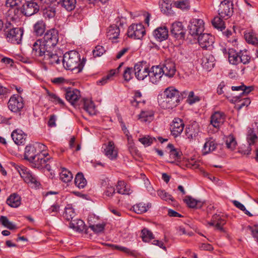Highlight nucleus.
Listing matches in <instances>:
<instances>
[{
	"instance_id": "nucleus-1",
	"label": "nucleus",
	"mask_w": 258,
	"mask_h": 258,
	"mask_svg": "<svg viewBox=\"0 0 258 258\" xmlns=\"http://www.w3.org/2000/svg\"><path fill=\"white\" fill-rule=\"evenodd\" d=\"M62 63L66 69L76 71L77 73L81 72L84 66V62L81 61L79 53L74 50L67 52L63 55Z\"/></svg>"
},
{
	"instance_id": "nucleus-2",
	"label": "nucleus",
	"mask_w": 258,
	"mask_h": 258,
	"mask_svg": "<svg viewBox=\"0 0 258 258\" xmlns=\"http://www.w3.org/2000/svg\"><path fill=\"white\" fill-rule=\"evenodd\" d=\"M11 165L19 173L21 177L26 182L30 183L35 187L39 185L40 183L37 181L36 176L32 174L27 168L14 162H11Z\"/></svg>"
},
{
	"instance_id": "nucleus-3",
	"label": "nucleus",
	"mask_w": 258,
	"mask_h": 258,
	"mask_svg": "<svg viewBox=\"0 0 258 258\" xmlns=\"http://www.w3.org/2000/svg\"><path fill=\"white\" fill-rule=\"evenodd\" d=\"M46 149L47 147L40 143H35L33 145H28L25 148V159L30 162H32L39 153L46 151Z\"/></svg>"
},
{
	"instance_id": "nucleus-4",
	"label": "nucleus",
	"mask_w": 258,
	"mask_h": 258,
	"mask_svg": "<svg viewBox=\"0 0 258 258\" xmlns=\"http://www.w3.org/2000/svg\"><path fill=\"white\" fill-rule=\"evenodd\" d=\"M189 33L194 37H197L204 31L205 23L202 19H192L188 26Z\"/></svg>"
},
{
	"instance_id": "nucleus-5",
	"label": "nucleus",
	"mask_w": 258,
	"mask_h": 258,
	"mask_svg": "<svg viewBox=\"0 0 258 258\" xmlns=\"http://www.w3.org/2000/svg\"><path fill=\"white\" fill-rule=\"evenodd\" d=\"M49 159V155L45 151L39 153L31 163L35 168H45L47 170L50 171L51 170L50 166L48 163Z\"/></svg>"
},
{
	"instance_id": "nucleus-6",
	"label": "nucleus",
	"mask_w": 258,
	"mask_h": 258,
	"mask_svg": "<svg viewBox=\"0 0 258 258\" xmlns=\"http://www.w3.org/2000/svg\"><path fill=\"white\" fill-rule=\"evenodd\" d=\"M48 48L53 49L58 41V31L52 29L46 32L42 39H41Z\"/></svg>"
},
{
	"instance_id": "nucleus-7",
	"label": "nucleus",
	"mask_w": 258,
	"mask_h": 258,
	"mask_svg": "<svg viewBox=\"0 0 258 258\" xmlns=\"http://www.w3.org/2000/svg\"><path fill=\"white\" fill-rule=\"evenodd\" d=\"M7 41L13 44H20L23 35V31L20 28H12L6 31L4 34Z\"/></svg>"
},
{
	"instance_id": "nucleus-8",
	"label": "nucleus",
	"mask_w": 258,
	"mask_h": 258,
	"mask_svg": "<svg viewBox=\"0 0 258 258\" xmlns=\"http://www.w3.org/2000/svg\"><path fill=\"white\" fill-rule=\"evenodd\" d=\"M146 34V30L144 26L142 24H134L131 25L128 28V37L135 39H141Z\"/></svg>"
},
{
	"instance_id": "nucleus-9",
	"label": "nucleus",
	"mask_w": 258,
	"mask_h": 258,
	"mask_svg": "<svg viewBox=\"0 0 258 258\" xmlns=\"http://www.w3.org/2000/svg\"><path fill=\"white\" fill-rule=\"evenodd\" d=\"M50 50L44 43L41 39L36 41L32 46V54L36 57H40L43 59L47 53L46 51Z\"/></svg>"
},
{
	"instance_id": "nucleus-10",
	"label": "nucleus",
	"mask_w": 258,
	"mask_h": 258,
	"mask_svg": "<svg viewBox=\"0 0 258 258\" xmlns=\"http://www.w3.org/2000/svg\"><path fill=\"white\" fill-rule=\"evenodd\" d=\"M232 4L230 0H224L219 6L218 14L223 19H227L232 14Z\"/></svg>"
},
{
	"instance_id": "nucleus-11",
	"label": "nucleus",
	"mask_w": 258,
	"mask_h": 258,
	"mask_svg": "<svg viewBox=\"0 0 258 258\" xmlns=\"http://www.w3.org/2000/svg\"><path fill=\"white\" fill-rule=\"evenodd\" d=\"M198 37V42L202 48L205 49H211L213 47L214 37L209 33H202Z\"/></svg>"
},
{
	"instance_id": "nucleus-12",
	"label": "nucleus",
	"mask_w": 258,
	"mask_h": 258,
	"mask_svg": "<svg viewBox=\"0 0 258 258\" xmlns=\"http://www.w3.org/2000/svg\"><path fill=\"white\" fill-rule=\"evenodd\" d=\"M134 71L135 76L138 80L143 81L148 77L149 69L143 62L135 64Z\"/></svg>"
},
{
	"instance_id": "nucleus-13",
	"label": "nucleus",
	"mask_w": 258,
	"mask_h": 258,
	"mask_svg": "<svg viewBox=\"0 0 258 258\" xmlns=\"http://www.w3.org/2000/svg\"><path fill=\"white\" fill-rule=\"evenodd\" d=\"M39 10V6L37 2L34 1H25L23 4L21 12L26 16H31Z\"/></svg>"
},
{
	"instance_id": "nucleus-14",
	"label": "nucleus",
	"mask_w": 258,
	"mask_h": 258,
	"mask_svg": "<svg viewBox=\"0 0 258 258\" xmlns=\"http://www.w3.org/2000/svg\"><path fill=\"white\" fill-rule=\"evenodd\" d=\"M160 68L162 70L163 74L165 76L172 78L174 77L176 72L175 63L171 60H166L163 64H160Z\"/></svg>"
},
{
	"instance_id": "nucleus-15",
	"label": "nucleus",
	"mask_w": 258,
	"mask_h": 258,
	"mask_svg": "<svg viewBox=\"0 0 258 258\" xmlns=\"http://www.w3.org/2000/svg\"><path fill=\"white\" fill-rule=\"evenodd\" d=\"M162 71L159 65L152 67L149 71L150 82L153 84H158L163 76Z\"/></svg>"
},
{
	"instance_id": "nucleus-16",
	"label": "nucleus",
	"mask_w": 258,
	"mask_h": 258,
	"mask_svg": "<svg viewBox=\"0 0 258 258\" xmlns=\"http://www.w3.org/2000/svg\"><path fill=\"white\" fill-rule=\"evenodd\" d=\"M24 107L23 98L18 95L12 96L8 102L9 108L14 112L20 111Z\"/></svg>"
},
{
	"instance_id": "nucleus-17",
	"label": "nucleus",
	"mask_w": 258,
	"mask_h": 258,
	"mask_svg": "<svg viewBox=\"0 0 258 258\" xmlns=\"http://www.w3.org/2000/svg\"><path fill=\"white\" fill-rule=\"evenodd\" d=\"M184 123L183 120L179 118H175L170 124L171 134L174 138L179 136L183 132Z\"/></svg>"
},
{
	"instance_id": "nucleus-18",
	"label": "nucleus",
	"mask_w": 258,
	"mask_h": 258,
	"mask_svg": "<svg viewBox=\"0 0 258 258\" xmlns=\"http://www.w3.org/2000/svg\"><path fill=\"white\" fill-rule=\"evenodd\" d=\"M158 102L160 106L163 109H172L178 104L176 101L161 94L158 97Z\"/></svg>"
},
{
	"instance_id": "nucleus-19",
	"label": "nucleus",
	"mask_w": 258,
	"mask_h": 258,
	"mask_svg": "<svg viewBox=\"0 0 258 258\" xmlns=\"http://www.w3.org/2000/svg\"><path fill=\"white\" fill-rule=\"evenodd\" d=\"M257 136L254 133L252 129H249L248 131L247 141L248 143V146L246 149H243L242 147L240 148L239 152L244 155H249L251 151L250 146L253 145L257 141Z\"/></svg>"
},
{
	"instance_id": "nucleus-20",
	"label": "nucleus",
	"mask_w": 258,
	"mask_h": 258,
	"mask_svg": "<svg viewBox=\"0 0 258 258\" xmlns=\"http://www.w3.org/2000/svg\"><path fill=\"white\" fill-rule=\"evenodd\" d=\"M225 114L221 111L215 112L211 116V124L215 128H219L224 122Z\"/></svg>"
},
{
	"instance_id": "nucleus-21",
	"label": "nucleus",
	"mask_w": 258,
	"mask_h": 258,
	"mask_svg": "<svg viewBox=\"0 0 258 258\" xmlns=\"http://www.w3.org/2000/svg\"><path fill=\"white\" fill-rule=\"evenodd\" d=\"M104 152L105 155L110 160L116 159L117 157L118 151L115 148L114 143L109 141L107 145H104Z\"/></svg>"
},
{
	"instance_id": "nucleus-22",
	"label": "nucleus",
	"mask_w": 258,
	"mask_h": 258,
	"mask_svg": "<svg viewBox=\"0 0 258 258\" xmlns=\"http://www.w3.org/2000/svg\"><path fill=\"white\" fill-rule=\"evenodd\" d=\"M11 137L15 144L20 145L25 143L27 135L22 130L17 129L12 133Z\"/></svg>"
},
{
	"instance_id": "nucleus-23",
	"label": "nucleus",
	"mask_w": 258,
	"mask_h": 258,
	"mask_svg": "<svg viewBox=\"0 0 258 258\" xmlns=\"http://www.w3.org/2000/svg\"><path fill=\"white\" fill-rule=\"evenodd\" d=\"M200 132V126L196 122H194L185 128V134L188 139H193L198 136Z\"/></svg>"
},
{
	"instance_id": "nucleus-24",
	"label": "nucleus",
	"mask_w": 258,
	"mask_h": 258,
	"mask_svg": "<svg viewBox=\"0 0 258 258\" xmlns=\"http://www.w3.org/2000/svg\"><path fill=\"white\" fill-rule=\"evenodd\" d=\"M52 49H50V50L46 51L47 53L43 59L45 61V63L51 65L59 64L60 62L59 57L55 52H53Z\"/></svg>"
},
{
	"instance_id": "nucleus-25",
	"label": "nucleus",
	"mask_w": 258,
	"mask_h": 258,
	"mask_svg": "<svg viewBox=\"0 0 258 258\" xmlns=\"http://www.w3.org/2000/svg\"><path fill=\"white\" fill-rule=\"evenodd\" d=\"M171 33L176 38H184L185 33L183 30L182 23L180 22L173 23L171 27Z\"/></svg>"
},
{
	"instance_id": "nucleus-26",
	"label": "nucleus",
	"mask_w": 258,
	"mask_h": 258,
	"mask_svg": "<svg viewBox=\"0 0 258 258\" xmlns=\"http://www.w3.org/2000/svg\"><path fill=\"white\" fill-rule=\"evenodd\" d=\"M243 96H236L232 100L235 103V108L240 110L244 107H247L251 103L249 98L243 97Z\"/></svg>"
},
{
	"instance_id": "nucleus-27",
	"label": "nucleus",
	"mask_w": 258,
	"mask_h": 258,
	"mask_svg": "<svg viewBox=\"0 0 258 258\" xmlns=\"http://www.w3.org/2000/svg\"><path fill=\"white\" fill-rule=\"evenodd\" d=\"M153 35L157 40L162 41L167 39L168 30L165 26L160 27L154 30Z\"/></svg>"
},
{
	"instance_id": "nucleus-28",
	"label": "nucleus",
	"mask_w": 258,
	"mask_h": 258,
	"mask_svg": "<svg viewBox=\"0 0 258 258\" xmlns=\"http://www.w3.org/2000/svg\"><path fill=\"white\" fill-rule=\"evenodd\" d=\"M80 92L78 89H68L66 93V98L72 105L75 103L80 98Z\"/></svg>"
},
{
	"instance_id": "nucleus-29",
	"label": "nucleus",
	"mask_w": 258,
	"mask_h": 258,
	"mask_svg": "<svg viewBox=\"0 0 258 258\" xmlns=\"http://www.w3.org/2000/svg\"><path fill=\"white\" fill-rule=\"evenodd\" d=\"M214 56L211 54H206L202 59V65L203 67L208 70H211L215 64Z\"/></svg>"
},
{
	"instance_id": "nucleus-30",
	"label": "nucleus",
	"mask_w": 258,
	"mask_h": 258,
	"mask_svg": "<svg viewBox=\"0 0 258 258\" xmlns=\"http://www.w3.org/2000/svg\"><path fill=\"white\" fill-rule=\"evenodd\" d=\"M161 94L169 97L171 99L176 101V102H179V94L180 93L178 90L176 89L173 87H169L165 89L164 92Z\"/></svg>"
},
{
	"instance_id": "nucleus-31",
	"label": "nucleus",
	"mask_w": 258,
	"mask_h": 258,
	"mask_svg": "<svg viewBox=\"0 0 258 258\" xmlns=\"http://www.w3.org/2000/svg\"><path fill=\"white\" fill-rule=\"evenodd\" d=\"M6 203L10 207L16 208L21 204V198L17 193L12 194L8 198Z\"/></svg>"
},
{
	"instance_id": "nucleus-32",
	"label": "nucleus",
	"mask_w": 258,
	"mask_h": 258,
	"mask_svg": "<svg viewBox=\"0 0 258 258\" xmlns=\"http://www.w3.org/2000/svg\"><path fill=\"white\" fill-rule=\"evenodd\" d=\"M119 33V28L116 25H112L108 28L107 36L113 42H116V41L115 40L118 38Z\"/></svg>"
},
{
	"instance_id": "nucleus-33",
	"label": "nucleus",
	"mask_w": 258,
	"mask_h": 258,
	"mask_svg": "<svg viewBox=\"0 0 258 258\" xmlns=\"http://www.w3.org/2000/svg\"><path fill=\"white\" fill-rule=\"evenodd\" d=\"M167 148L169 150L170 158L173 160L170 161L171 163H173L180 159L182 153L179 150L175 149L171 144H169Z\"/></svg>"
},
{
	"instance_id": "nucleus-34",
	"label": "nucleus",
	"mask_w": 258,
	"mask_h": 258,
	"mask_svg": "<svg viewBox=\"0 0 258 258\" xmlns=\"http://www.w3.org/2000/svg\"><path fill=\"white\" fill-rule=\"evenodd\" d=\"M217 144L215 141L211 138H207L204 145L202 151L204 155H206L214 151L217 148Z\"/></svg>"
},
{
	"instance_id": "nucleus-35",
	"label": "nucleus",
	"mask_w": 258,
	"mask_h": 258,
	"mask_svg": "<svg viewBox=\"0 0 258 258\" xmlns=\"http://www.w3.org/2000/svg\"><path fill=\"white\" fill-rule=\"evenodd\" d=\"M154 115V112L152 110H142L138 115V118L143 122H150L153 119Z\"/></svg>"
},
{
	"instance_id": "nucleus-36",
	"label": "nucleus",
	"mask_w": 258,
	"mask_h": 258,
	"mask_svg": "<svg viewBox=\"0 0 258 258\" xmlns=\"http://www.w3.org/2000/svg\"><path fill=\"white\" fill-rule=\"evenodd\" d=\"M117 192L121 195H129L132 192L130 187L123 181H118L116 185Z\"/></svg>"
},
{
	"instance_id": "nucleus-37",
	"label": "nucleus",
	"mask_w": 258,
	"mask_h": 258,
	"mask_svg": "<svg viewBox=\"0 0 258 258\" xmlns=\"http://www.w3.org/2000/svg\"><path fill=\"white\" fill-rule=\"evenodd\" d=\"M228 57L229 62L232 64L239 63V51L238 52L233 49H228Z\"/></svg>"
},
{
	"instance_id": "nucleus-38",
	"label": "nucleus",
	"mask_w": 258,
	"mask_h": 258,
	"mask_svg": "<svg viewBox=\"0 0 258 258\" xmlns=\"http://www.w3.org/2000/svg\"><path fill=\"white\" fill-rule=\"evenodd\" d=\"M57 4L68 11H71L76 7V0H57Z\"/></svg>"
},
{
	"instance_id": "nucleus-39",
	"label": "nucleus",
	"mask_w": 258,
	"mask_h": 258,
	"mask_svg": "<svg viewBox=\"0 0 258 258\" xmlns=\"http://www.w3.org/2000/svg\"><path fill=\"white\" fill-rule=\"evenodd\" d=\"M83 108L90 115L95 114V107L93 102L87 99H83Z\"/></svg>"
},
{
	"instance_id": "nucleus-40",
	"label": "nucleus",
	"mask_w": 258,
	"mask_h": 258,
	"mask_svg": "<svg viewBox=\"0 0 258 258\" xmlns=\"http://www.w3.org/2000/svg\"><path fill=\"white\" fill-rule=\"evenodd\" d=\"M70 227L78 232H82L85 229V224L81 219H74L70 223Z\"/></svg>"
},
{
	"instance_id": "nucleus-41",
	"label": "nucleus",
	"mask_w": 258,
	"mask_h": 258,
	"mask_svg": "<svg viewBox=\"0 0 258 258\" xmlns=\"http://www.w3.org/2000/svg\"><path fill=\"white\" fill-rule=\"evenodd\" d=\"M184 202L188 207L191 208H201L203 205L202 201L194 199L190 196H186L184 199Z\"/></svg>"
},
{
	"instance_id": "nucleus-42",
	"label": "nucleus",
	"mask_w": 258,
	"mask_h": 258,
	"mask_svg": "<svg viewBox=\"0 0 258 258\" xmlns=\"http://www.w3.org/2000/svg\"><path fill=\"white\" fill-rule=\"evenodd\" d=\"M232 91H241L239 96H245L248 95L253 90L252 86H246L244 84H241L238 86H232L231 87Z\"/></svg>"
},
{
	"instance_id": "nucleus-43",
	"label": "nucleus",
	"mask_w": 258,
	"mask_h": 258,
	"mask_svg": "<svg viewBox=\"0 0 258 258\" xmlns=\"http://www.w3.org/2000/svg\"><path fill=\"white\" fill-rule=\"evenodd\" d=\"M151 204L148 203L146 204L143 203H140L138 204L134 205L133 207V209L134 212L137 214H142L145 213L148 211V210L151 208Z\"/></svg>"
},
{
	"instance_id": "nucleus-44",
	"label": "nucleus",
	"mask_w": 258,
	"mask_h": 258,
	"mask_svg": "<svg viewBox=\"0 0 258 258\" xmlns=\"http://www.w3.org/2000/svg\"><path fill=\"white\" fill-rule=\"evenodd\" d=\"M60 179L64 182L68 183L72 181L73 176L72 172L65 168L61 169L59 174Z\"/></svg>"
},
{
	"instance_id": "nucleus-45",
	"label": "nucleus",
	"mask_w": 258,
	"mask_h": 258,
	"mask_svg": "<svg viewBox=\"0 0 258 258\" xmlns=\"http://www.w3.org/2000/svg\"><path fill=\"white\" fill-rule=\"evenodd\" d=\"M226 147L231 151H233L237 146V142L235 138L232 135H230L225 138V140Z\"/></svg>"
},
{
	"instance_id": "nucleus-46",
	"label": "nucleus",
	"mask_w": 258,
	"mask_h": 258,
	"mask_svg": "<svg viewBox=\"0 0 258 258\" xmlns=\"http://www.w3.org/2000/svg\"><path fill=\"white\" fill-rule=\"evenodd\" d=\"M75 185L79 188H83L87 184V180L82 173H78L75 178Z\"/></svg>"
},
{
	"instance_id": "nucleus-47",
	"label": "nucleus",
	"mask_w": 258,
	"mask_h": 258,
	"mask_svg": "<svg viewBox=\"0 0 258 258\" xmlns=\"http://www.w3.org/2000/svg\"><path fill=\"white\" fill-rule=\"evenodd\" d=\"M20 13L22 12L20 11L18 7H15L9 9L8 11L7 16H8V19L14 21L18 19V15Z\"/></svg>"
},
{
	"instance_id": "nucleus-48",
	"label": "nucleus",
	"mask_w": 258,
	"mask_h": 258,
	"mask_svg": "<svg viewBox=\"0 0 258 258\" xmlns=\"http://www.w3.org/2000/svg\"><path fill=\"white\" fill-rule=\"evenodd\" d=\"M159 6L161 11L164 14H167L171 9V0H162L159 2Z\"/></svg>"
},
{
	"instance_id": "nucleus-49",
	"label": "nucleus",
	"mask_w": 258,
	"mask_h": 258,
	"mask_svg": "<svg viewBox=\"0 0 258 258\" xmlns=\"http://www.w3.org/2000/svg\"><path fill=\"white\" fill-rule=\"evenodd\" d=\"M42 8L44 10V15L45 17L51 18L54 17L56 11L55 8L53 7V6H42Z\"/></svg>"
},
{
	"instance_id": "nucleus-50",
	"label": "nucleus",
	"mask_w": 258,
	"mask_h": 258,
	"mask_svg": "<svg viewBox=\"0 0 258 258\" xmlns=\"http://www.w3.org/2000/svg\"><path fill=\"white\" fill-rule=\"evenodd\" d=\"M34 32L37 36L42 35L45 30V25L42 20L38 21L34 26Z\"/></svg>"
},
{
	"instance_id": "nucleus-51",
	"label": "nucleus",
	"mask_w": 258,
	"mask_h": 258,
	"mask_svg": "<svg viewBox=\"0 0 258 258\" xmlns=\"http://www.w3.org/2000/svg\"><path fill=\"white\" fill-rule=\"evenodd\" d=\"M239 63H242L244 64H248L250 60V56L248 52L246 50L239 51Z\"/></svg>"
},
{
	"instance_id": "nucleus-52",
	"label": "nucleus",
	"mask_w": 258,
	"mask_h": 258,
	"mask_svg": "<svg viewBox=\"0 0 258 258\" xmlns=\"http://www.w3.org/2000/svg\"><path fill=\"white\" fill-rule=\"evenodd\" d=\"M244 37L247 43L255 46H258V39L254 35L253 32L245 33L244 34Z\"/></svg>"
},
{
	"instance_id": "nucleus-53",
	"label": "nucleus",
	"mask_w": 258,
	"mask_h": 258,
	"mask_svg": "<svg viewBox=\"0 0 258 258\" xmlns=\"http://www.w3.org/2000/svg\"><path fill=\"white\" fill-rule=\"evenodd\" d=\"M116 70H111L108 74H107L106 76H104L101 79L98 80L97 82V85L102 86L106 84L107 83H108L109 81H110L112 79V77L116 73Z\"/></svg>"
},
{
	"instance_id": "nucleus-54",
	"label": "nucleus",
	"mask_w": 258,
	"mask_h": 258,
	"mask_svg": "<svg viewBox=\"0 0 258 258\" xmlns=\"http://www.w3.org/2000/svg\"><path fill=\"white\" fill-rule=\"evenodd\" d=\"M141 236L143 241L146 242H148L154 238L152 232L147 228H144L142 230Z\"/></svg>"
},
{
	"instance_id": "nucleus-55",
	"label": "nucleus",
	"mask_w": 258,
	"mask_h": 258,
	"mask_svg": "<svg viewBox=\"0 0 258 258\" xmlns=\"http://www.w3.org/2000/svg\"><path fill=\"white\" fill-rule=\"evenodd\" d=\"M221 18H222L220 16L216 17L212 21L213 26L215 28L219 29L220 31H222L225 28L224 22L222 20Z\"/></svg>"
},
{
	"instance_id": "nucleus-56",
	"label": "nucleus",
	"mask_w": 258,
	"mask_h": 258,
	"mask_svg": "<svg viewBox=\"0 0 258 258\" xmlns=\"http://www.w3.org/2000/svg\"><path fill=\"white\" fill-rule=\"evenodd\" d=\"M176 8L182 10H188L190 8V3L189 0H179L175 2Z\"/></svg>"
},
{
	"instance_id": "nucleus-57",
	"label": "nucleus",
	"mask_w": 258,
	"mask_h": 258,
	"mask_svg": "<svg viewBox=\"0 0 258 258\" xmlns=\"http://www.w3.org/2000/svg\"><path fill=\"white\" fill-rule=\"evenodd\" d=\"M47 95L49 97V100L51 102L55 104H58L62 107L64 106V103L63 101L59 97H58L55 94L48 92Z\"/></svg>"
},
{
	"instance_id": "nucleus-58",
	"label": "nucleus",
	"mask_w": 258,
	"mask_h": 258,
	"mask_svg": "<svg viewBox=\"0 0 258 258\" xmlns=\"http://www.w3.org/2000/svg\"><path fill=\"white\" fill-rule=\"evenodd\" d=\"M75 215L76 213L73 208L69 206L66 208L64 217L66 220L68 221L71 220V221L74 220V218L75 217Z\"/></svg>"
},
{
	"instance_id": "nucleus-59",
	"label": "nucleus",
	"mask_w": 258,
	"mask_h": 258,
	"mask_svg": "<svg viewBox=\"0 0 258 258\" xmlns=\"http://www.w3.org/2000/svg\"><path fill=\"white\" fill-rule=\"evenodd\" d=\"M216 221L215 223V227L216 228L221 232H226L225 230L223 227V226L225 224L226 221L225 220L222 218L219 215H217V217H216Z\"/></svg>"
},
{
	"instance_id": "nucleus-60",
	"label": "nucleus",
	"mask_w": 258,
	"mask_h": 258,
	"mask_svg": "<svg viewBox=\"0 0 258 258\" xmlns=\"http://www.w3.org/2000/svg\"><path fill=\"white\" fill-rule=\"evenodd\" d=\"M139 141L145 146H151L154 142L156 141V139L155 138L149 136H146L143 138H140Z\"/></svg>"
},
{
	"instance_id": "nucleus-61",
	"label": "nucleus",
	"mask_w": 258,
	"mask_h": 258,
	"mask_svg": "<svg viewBox=\"0 0 258 258\" xmlns=\"http://www.w3.org/2000/svg\"><path fill=\"white\" fill-rule=\"evenodd\" d=\"M233 205L237 208L242 211L246 215L249 217L253 216L248 211H247L244 206L239 202L234 200L232 201Z\"/></svg>"
},
{
	"instance_id": "nucleus-62",
	"label": "nucleus",
	"mask_w": 258,
	"mask_h": 258,
	"mask_svg": "<svg viewBox=\"0 0 258 258\" xmlns=\"http://www.w3.org/2000/svg\"><path fill=\"white\" fill-rule=\"evenodd\" d=\"M200 100V97L198 96L195 95V93L193 91H190L188 93L187 101L189 104H192Z\"/></svg>"
},
{
	"instance_id": "nucleus-63",
	"label": "nucleus",
	"mask_w": 258,
	"mask_h": 258,
	"mask_svg": "<svg viewBox=\"0 0 258 258\" xmlns=\"http://www.w3.org/2000/svg\"><path fill=\"white\" fill-rule=\"evenodd\" d=\"M133 68H126L123 72V78L124 80L128 81L133 78Z\"/></svg>"
},
{
	"instance_id": "nucleus-64",
	"label": "nucleus",
	"mask_w": 258,
	"mask_h": 258,
	"mask_svg": "<svg viewBox=\"0 0 258 258\" xmlns=\"http://www.w3.org/2000/svg\"><path fill=\"white\" fill-rule=\"evenodd\" d=\"M105 51L104 48L102 46L98 45L95 47L93 51V54L95 57L100 56Z\"/></svg>"
}]
</instances>
